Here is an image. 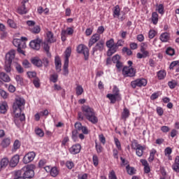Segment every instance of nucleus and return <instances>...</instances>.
Wrapping results in <instances>:
<instances>
[{
    "label": "nucleus",
    "instance_id": "4",
    "mask_svg": "<svg viewBox=\"0 0 179 179\" xmlns=\"http://www.w3.org/2000/svg\"><path fill=\"white\" fill-rule=\"evenodd\" d=\"M131 149L136 150V155L138 157L143 156V151L146 150V146L138 143V141L134 140L131 141Z\"/></svg>",
    "mask_w": 179,
    "mask_h": 179
},
{
    "label": "nucleus",
    "instance_id": "11",
    "mask_svg": "<svg viewBox=\"0 0 179 179\" xmlns=\"http://www.w3.org/2000/svg\"><path fill=\"white\" fill-rule=\"evenodd\" d=\"M41 38L39 37L36 38L35 39L32 40L29 43V47L32 48V50H40V47H41V43H42Z\"/></svg>",
    "mask_w": 179,
    "mask_h": 179
},
{
    "label": "nucleus",
    "instance_id": "51",
    "mask_svg": "<svg viewBox=\"0 0 179 179\" xmlns=\"http://www.w3.org/2000/svg\"><path fill=\"white\" fill-rule=\"evenodd\" d=\"M15 80L18 85H20V86H22L23 85V78L20 76H15Z\"/></svg>",
    "mask_w": 179,
    "mask_h": 179
},
{
    "label": "nucleus",
    "instance_id": "47",
    "mask_svg": "<svg viewBox=\"0 0 179 179\" xmlns=\"http://www.w3.org/2000/svg\"><path fill=\"white\" fill-rule=\"evenodd\" d=\"M66 166L69 170H72V169L75 167V164L72 161H67L66 162Z\"/></svg>",
    "mask_w": 179,
    "mask_h": 179
},
{
    "label": "nucleus",
    "instance_id": "36",
    "mask_svg": "<svg viewBox=\"0 0 179 179\" xmlns=\"http://www.w3.org/2000/svg\"><path fill=\"white\" fill-rule=\"evenodd\" d=\"M14 114H15L14 122L16 127L19 128V127H20V124L22 123V122H20V119H19V113H17V112H15V113Z\"/></svg>",
    "mask_w": 179,
    "mask_h": 179
},
{
    "label": "nucleus",
    "instance_id": "54",
    "mask_svg": "<svg viewBox=\"0 0 179 179\" xmlns=\"http://www.w3.org/2000/svg\"><path fill=\"white\" fill-rule=\"evenodd\" d=\"M113 92L115 96H117V97H121V95L120 94V90L118 89V87L115 86L113 87Z\"/></svg>",
    "mask_w": 179,
    "mask_h": 179
},
{
    "label": "nucleus",
    "instance_id": "42",
    "mask_svg": "<svg viewBox=\"0 0 179 179\" xmlns=\"http://www.w3.org/2000/svg\"><path fill=\"white\" fill-rule=\"evenodd\" d=\"M166 54L167 55H169L170 57H173V55L176 54V50H174L173 48H167V49L166 50Z\"/></svg>",
    "mask_w": 179,
    "mask_h": 179
},
{
    "label": "nucleus",
    "instance_id": "21",
    "mask_svg": "<svg viewBox=\"0 0 179 179\" xmlns=\"http://www.w3.org/2000/svg\"><path fill=\"white\" fill-rule=\"evenodd\" d=\"M46 36H47V41L48 43H55V41H57V39H55V38H54V34H52V31H48L46 33Z\"/></svg>",
    "mask_w": 179,
    "mask_h": 179
},
{
    "label": "nucleus",
    "instance_id": "7",
    "mask_svg": "<svg viewBox=\"0 0 179 179\" xmlns=\"http://www.w3.org/2000/svg\"><path fill=\"white\" fill-rule=\"evenodd\" d=\"M106 47L109 48L107 52L108 57H111V55L117 52V45H115L113 38H111L106 42Z\"/></svg>",
    "mask_w": 179,
    "mask_h": 179
},
{
    "label": "nucleus",
    "instance_id": "64",
    "mask_svg": "<svg viewBox=\"0 0 179 179\" xmlns=\"http://www.w3.org/2000/svg\"><path fill=\"white\" fill-rule=\"evenodd\" d=\"M68 142H69V137L65 136L62 141V146H66Z\"/></svg>",
    "mask_w": 179,
    "mask_h": 179
},
{
    "label": "nucleus",
    "instance_id": "19",
    "mask_svg": "<svg viewBox=\"0 0 179 179\" xmlns=\"http://www.w3.org/2000/svg\"><path fill=\"white\" fill-rule=\"evenodd\" d=\"M106 97L110 100L112 104H115L117 100H121V97L117 96V95H114V94H108Z\"/></svg>",
    "mask_w": 179,
    "mask_h": 179
},
{
    "label": "nucleus",
    "instance_id": "48",
    "mask_svg": "<svg viewBox=\"0 0 179 179\" xmlns=\"http://www.w3.org/2000/svg\"><path fill=\"white\" fill-rule=\"evenodd\" d=\"M92 162L94 166H95V167H97L99 166V157H97V155H94L92 157Z\"/></svg>",
    "mask_w": 179,
    "mask_h": 179
},
{
    "label": "nucleus",
    "instance_id": "50",
    "mask_svg": "<svg viewBox=\"0 0 179 179\" xmlns=\"http://www.w3.org/2000/svg\"><path fill=\"white\" fill-rule=\"evenodd\" d=\"M108 178L109 179H118L117 178V175H115V171H114V170H112L109 172Z\"/></svg>",
    "mask_w": 179,
    "mask_h": 179
},
{
    "label": "nucleus",
    "instance_id": "43",
    "mask_svg": "<svg viewBox=\"0 0 179 179\" xmlns=\"http://www.w3.org/2000/svg\"><path fill=\"white\" fill-rule=\"evenodd\" d=\"M35 134L41 138H43V136H44V131L40 128L35 129Z\"/></svg>",
    "mask_w": 179,
    "mask_h": 179
},
{
    "label": "nucleus",
    "instance_id": "15",
    "mask_svg": "<svg viewBox=\"0 0 179 179\" xmlns=\"http://www.w3.org/2000/svg\"><path fill=\"white\" fill-rule=\"evenodd\" d=\"M80 149H82V146L80 144L77 143L76 145H73L69 149V152L71 153V155H78V153L80 152Z\"/></svg>",
    "mask_w": 179,
    "mask_h": 179
},
{
    "label": "nucleus",
    "instance_id": "29",
    "mask_svg": "<svg viewBox=\"0 0 179 179\" xmlns=\"http://www.w3.org/2000/svg\"><path fill=\"white\" fill-rule=\"evenodd\" d=\"M29 30L34 34H38V33H40V31H41V29L40 28V27L38 25H36L35 27H32L29 28Z\"/></svg>",
    "mask_w": 179,
    "mask_h": 179
},
{
    "label": "nucleus",
    "instance_id": "17",
    "mask_svg": "<svg viewBox=\"0 0 179 179\" xmlns=\"http://www.w3.org/2000/svg\"><path fill=\"white\" fill-rule=\"evenodd\" d=\"M19 160H20V157L18 155H14L10 161V167H16L19 164Z\"/></svg>",
    "mask_w": 179,
    "mask_h": 179
},
{
    "label": "nucleus",
    "instance_id": "22",
    "mask_svg": "<svg viewBox=\"0 0 179 179\" xmlns=\"http://www.w3.org/2000/svg\"><path fill=\"white\" fill-rule=\"evenodd\" d=\"M159 38L163 43H167V41H169L170 39V34L167 32H164L161 34Z\"/></svg>",
    "mask_w": 179,
    "mask_h": 179
},
{
    "label": "nucleus",
    "instance_id": "9",
    "mask_svg": "<svg viewBox=\"0 0 179 179\" xmlns=\"http://www.w3.org/2000/svg\"><path fill=\"white\" fill-rule=\"evenodd\" d=\"M77 52L78 54H83L85 61L89 59V48L87 46L80 44L77 47Z\"/></svg>",
    "mask_w": 179,
    "mask_h": 179
},
{
    "label": "nucleus",
    "instance_id": "28",
    "mask_svg": "<svg viewBox=\"0 0 179 179\" xmlns=\"http://www.w3.org/2000/svg\"><path fill=\"white\" fill-rule=\"evenodd\" d=\"M120 12H121V9L120 8V6L118 5L115 6L113 9V16L115 17H120Z\"/></svg>",
    "mask_w": 179,
    "mask_h": 179
},
{
    "label": "nucleus",
    "instance_id": "5",
    "mask_svg": "<svg viewBox=\"0 0 179 179\" xmlns=\"http://www.w3.org/2000/svg\"><path fill=\"white\" fill-rule=\"evenodd\" d=\"M24 104H26L24 99L20 96L17 97L13 106V113H16L17 111L22 113V107H24Z\"/></svg>",
    "mask_w": 179,
    "mask_h": 179
},
{
    "label": "nucleus",
    "instance_id": "25",
    "mask_svg": "<svg viewBox=\"0 0 179 179\" xmlns=\"http://www.w3.org/2000/svg\"><path fill=\"white\" fill-rule=\"evenodd\" d=\"M0 79H1L3 82H10V78L9 77V76H8V74L5 73L4 72L0 73Z\"/></svg>",
    "mask_w": 179,
    "mask_h": 179
},
{
    "label": "nucleus",
    "instance_id": "53",
    "mask_svg": "<svg viewBox=\"0 0 179 179\" xmlns=\"http://www.w3.org/2000/svg\"><path fill=\"white\" fill-rule=\"evenodd\" d=\"M20 148V141L19 140H16L13 143V150H17Z\"/></svg>",
    "mask_w": 179,
    "mask_h": 179
},
{
    "label": "nucleus",
    "instance_id": "44",
    "mask_svg": "<svg viewBox=\"0 0 179 179\" xmlns=\"http://www.w3.org/2000/svg\"><path fill=\"white\" fill-rule=\"evenodd\" d=\"M126 169H127L128 174H129L130 176L135 174V169L134 167H131V166H129V165H128V166H127Z\"/></svg>",
    "mask_w": 179,
    "mask_h": 179
},
{
    "label": "nucleus",
    "instance_id": "30",
    "mask_svg": "<svg viewBox=\"0 0 179 179\" xmlns=\"http://www.w3.org/2000/svg\"><path fill=\"white\" fill-rule=\"evenodd\" d=\"M152 22L153 24H157V22H159V15L157 13L154 12L152 14Z\"/></svg>",
    "mask_w": 179,
    "mask_h": 179
},
{
    "label": "nucleus",
    "instance_id": "1",
    "mask_svg": "<svg viewBox=\"0 0 179 179\" xmlns=\"http://www.w3.org/2000/svg\"><path fill=\"white\" fill-rule=\"evenodd\" d=\"M83 114L85 116V118L92 122V124H97L99 122V119L96 115V112L94 109L90 108L89 106L84 105L82 106Z\"/></svg>",
    "mask_w": 179,
    "mask_h": 179
},
{
    "label": "nucleus",
    "instance_id": "8",
    "mask_svg": "<svg viewBox=\"0 0 179 179\" xmlns=\"http://www.w3.org/2000/svg\"><path fill=\"white\" fill-rule=\"evenodd\" d=\"M122 75L125 78H134L136 75V69L134 67L126 66L122 69Z\"/></svg>",
    "mask_w": 179,
    "mask_h": 179
},
{
    "label": "nucleus",
    "instance_id": "14",
    "mask_svg": "<svg viewBox=\"0 0 179 179\" xmlns=\"http://www.w3.org/2000/svg\"><path fill=\"white\" fill-rule=\"evenodd\" d=\"M103 50H104V41H100L92 48V55H94V52H97V51L101 52Z\"/></svg>",
    "mask_w": 179,
    "mask_h": 179
},
{
    "label": "nucleus",
    "instance_id": "52",
    "mask_svg": "<svg viewBox=\"0 0 179 179\" xmlns=\"http://www.w3.org/2000/svg\"><path fill=\"white\" fill-rule=\"evenodd\" d=\"M157 10L160 15H163L164 13V6L163 4H159L157 6Z\"/></svg>",
    "mask_w": 179,
    "mask_h": 179
},
{
    "label": "nucleus",
    "instance_id": "20",
    "mask_svg": "<svg viewBox=\"0 0 179 179\" xmlns=\"http://www.w3.org/2000/svg\"><path fill=\"white\" fill-rule=\"evenodd\" d=\"M172 169L176 173H179V156H176L175 158L174 163L172 165Z\"/></svg>",
    "mask_w": 179,
    "mask_h": 179
},
{
    "label": "nucleus",
    "instance_id": "10",
    "mask_svg": "<svg viewBox=\"0 0 179 179\" xmlns=\"http://www.w3.org/2000/svg\"><path fill=\"white\" fill-rule=\"evenodd\" d=\"M24 41H27V38L26 37H21L20 39L15 38L13 41V45L17 47V48L22 47V48H26V43Z\"/></svg>",
    "mask_w": 179,
    "mask_h": 179
},
{
    "label": "nucleus",
    "instance_id": "35",
    "mask_svg": "<svg viewBox=\"0 0 179 179\" xmlns=\"http://www.w3.org/2000/svg\"><path fill=\"white\" fill-rule=\"evenodd\" d=\"M43 49L45 50V52L47 54V56L49 58H51V53L50 52V46L48 45V43H44L43 44Z\"/></svg>",
    "mask_w": 179,
    "mask_h": 179
},
{
    "label": "nucleus",
    "instance_id": "37",
    "mask_svg": "<svg viewBox=\"0 0 179 179\" xmlns=\"http://www.w3.org/2000/svg\"><path fill=\"white\" fill-rule=\"evenodd\" d=\"M9 145H10V138H4L1 142L2 148H8Z\"/></svg>",
    "mask_w": 179,
    "mask_h": 179
},
{
    "label": "nucleus",
    "instance_id": "23",
    "mask_svg": "<svg viewBox=\"0 0 179 179\" xmlns=\"http://www.w3.org/2000/svg\"><path fill=\"white\" fill-rule=\"evenodd\" d=\"M31 62H32L33 65H35V66H38V68L43 66V61H41V59H40L37 57L32 59Z\"/></svg>",
    "mask_w": 179,
    "mask_h": 179
},
{
    "label": "nucleus",
    "instance_id": "61",
    "mask_svg": "<svg viewBox=\"0 0 179 179\" xmlns=\"http://www.w3.org/2000/svg\"><path fill=\"white\" fill-rule=\"evenodd\" d=\"M0 96H1L3 99H8V94L6 91L3 90H0Z\"/></svg>",
    "mask_w": 179,
    "mask_h": 179
},
{
    "label": "nucleus",
    "instance_id": "45",
    "mask_svg": "<svg viewBox=\"0 0 179 179\" xmlns=\"http://www.w3.org/2000/svg\"><path fill=\"white\" fill-rule=\"evenodd\" d=\"M50 82H52L53 83H57V82L58 81V74L55 73L50 76Z\"/></svg>",
    "mask_w": 179,
    "mask_h": 179
},
{
    "label": "nucleus",
    "instance_id": "13",
    "mask_svg": "<svg viewBox=\"0 0 179 179\" xmlns=\"http://www.w3.org/2000/svg\"><path fill=\"white\" fill-rule=\"evenodd\" d=\"M34 157H36V152H29L23 157L22 162L24 164H28V163H31L33 160H34Z\"/></svg>",
    "mask_w": 179,
    "mask_h": 179
},
{
    "label": "nucleus",
    "instance_id": "41",
    "mask_svg": "<svg viewBox=\"0 0 179 179\" xmlns=\"http://www.w3.org/2000/svg\"><path fill=\"white\" fill-rule=\"evenodd\" d=\"M69 66V62H64V76H66L68 73H69V71L68 70V67Z\"/></svg>",
    "mask_w": 179,
    "mask_h": 179
},
{
    "label": "nucleus",
    "instance_id": "33",
    "mask_svg": "<svg viewBox=\"0 0 179 179\" xmlns=\"http://www.w3.org/2000/svg\"><path fill=\"white\" fill-rule=\"evenodd\" d=\"M79 136L78 132L77 129H74L72 131L71 139L73 142H78V138Z\"/></svg>",
    "mask_w": 179,
    "mask_h": 179
},
{
    "label": "nucleus",
    "instance_id": "2",
    "mask_svg": "<svg viewBox=\"0 0 179 179\" xmlns=\"http://www.w3.org/2000/svg\"><path fill=\"white\" fill-rule=\"evenodd\" d=\"M34 169H36V166L34 164L26 165L21 171L17 172V174H21L22 173L24 178H33L34 177Z\"/></svg>",
    "mask_w": 179,
    "mask_h": 179
},
{
    "label": "nucleus",
    "instance_id": "56",
    "mask_svg": "<svg viewBox=\"0 0 179 179\" xmlns=\"http://www.w3.org/2000/svg\"><path fill=\"white\" fill-rule=\"evenodd\" d=\"M115 141V145H116L117 148L118 149V150H121V143L120 142V140H118V138H114Z\"/></svg>",
    "mask_w": 179,
    "mask_h": 179
},
{
    "label": "nucleus",
    "instance_id": "46",
    "mask_svg": "<svg viewBox=\"0 0 179 179\" xmlns=\"http://www.w3.org/2000/svg\"><path fill=\"white\" fill-rule=\"evenodd\" d=\"M76 92L77 96H80L82 93H83V87H82V85H78L76 88Z\"/></svg>",
    "mask_w": 179,
    "mask_h": 179
},
{
    "label": "nucleus",
    "instance_id": "3",
    "mask_svg": "<svg viewBox=\"0 0 179 179\" xmlns=\"http://www.w3.org/2000/svg\"><path fill=\"white\" fill-rule=\"evenodd\" d=\"M15 54H16V51L15 50H11L6 55V62H5L4 69L7 73H9L10 72V71H12V68L10 67V65L12 64V61L15 59Z\"/></svg>",
    "mask_w": 179,
    "mask_h": 179
},
{
    "label": "nucleus",
    "instance_id": "6",
    "mask_svg": "<svg viewBox=\"0 0 179 179\" xmlns=\"http://www.w3.org/2000/svg\"><path fill=\"white\" fill-rule=\"evenodd\" d=\"M131 87L132 89H136L137 87H145L148 85V80L144 78H137L131 82Z\"/></svg>",
    "mask_w": 179,
    "mask_h": 179
},
{
    "label": "nucleus",
    "instance_id": "58",
    "mask_svg": "<svg viewBox=\"0 0 179 179\" xmlns=\"http://www.w3.org/2000/svg\"><path fill=\"white\" fill-rule=\"evenodd\" d=\"M120 58L121 57L118 55L113 56L112 58V61H113V64H117V62H120Z\"/></svg>",
    "mask_w": 179,
    "mask_h": 179
},
{
    "label": "nucleus",
    "instance_id": "34",
    "mask_svg": "<svg viewBox=\"0 0 179 179\" xmlns=\"http://www.w3.org/2000/svg\"><path fill=\"white\" fill-rule=\"evenodd\" d=\"M95 149L98 155H100V153H103V150H104V148L101 146V144H99L97 143V142H95Z\"/></svg>",
    "mask_w": 179,
    "mask_h": 179
},
{
    "label": "nucleus",
    "instance_id": "31",
    "mask_svg": "<svg viewBox=\"0 0 179 179\" xmlns=\"http://www.w3.org/2000/svg\"><path fill=\"white\" fill-rule=\"evenodd\" d=\"M8 108V103L6 102L2 103L0 104V113L1 114H5Z\"/></svg>",
    "mask_w": 179,
    "mask_h": 179
},
{
    "label": "nucleus",
    "instance_id": "62",
    "mask_svg": "<svg viewBox=\"0 0 179 179\" xmlns=\"http://www.w3.org/2000/svg\"><path fill=\"white\" fill-rule=\"evenodd\" d=\"M168 85L170 89H175L176 86H177V83L176 81H169Z\"/></svg>",
    "mask_w": 179,
    "mask_h": 179
},
{
    "label": "nucleus",
    "instance_id": "16",
    "mask_svg": "<svg viewBox=\"0 0 179 179\" xmlns=\"http://www.w3.org/2000/svg\"><path fill=\"white\" fill-rule=\"evenodd\" d=\"M99 40H100V34H94L90 38V41L88 43V47H90V48L92 47V45L96 44V43H97V41H99Z\"/></svg>",
    "mask_w": 179,
    "mask_h": 179
},
{
    "label": "nucleus",
    "instance_id": "55",
    "mask_svg": "<svg viewBox=\"0 0 179 179\" xmlns=\"http://www.w3.org/2000/svg\"><path fill=\"white\" fill-rule=\"evenodd\" d=\"M122 52L126 53L127 55H132V51L127 47L122 48Z\"/></svg>",
    "mask_w": 179,
    "mask_h": 179
},
{
    "label": "nucleus",
    "instance_id": "24",
    "mask_svg": "<svg viewBox=\"0 0 179 179\" xmlns=\"http://www.w3.org/2000/svg\"><path fill=\"white\" fill-rule=\"evenodd\" d=\"M71 52H72V49L70 47L66 49L64 62H69V57H71Z\"/></svg>",
    "mask_w": 179,
    "mask_h": 179
},
{
    "label": "nucleus",
    "instance_id": "57",
    "mask_svg": "<svg viewBox=\"0 0 179 179\" xmlns=\"http://www.w3.org/2000/svg\"><path fill=\"white\" fill-rule=\"evenodd\" d=\"M27 76L30 79H32V78H36V76H37V73L34 71H28Z\"/></svg>",
    "mask_w": 179,
    "mask_h": 179
},
{
    "label": "nucleus",
    "instance_id": "27",
    "mask_svg": "<svg viewBox=\"0 0 179 179\" xmlns=\"http://www.w3.org/2000/svg\"><path fill=\"white\" fill-rule=\"evenodd\" d=\"M23 3L21 7L18 8L17 12L20 15H26L27 13V10L26 9V4Z\"/></svg>",
    "mask_w": 179,
    "mask_h": 179
},
{
    "label": "nucleus",
    "instance_id": "39",
    "mask_svg": "<svg viewBox=\"0 0 179 179\" xmlns=\"http://www.w3.org/2000/svg\"><path fill=\"white\" fill-rule=\"evenodd\" d=\"M129 117V110L128 108H125L123 110V112L122 113V120H127Z\"/></svg>",
    "mask_w": 179,
    "mask_h": 179
},
{
    "label": "nucleus",
    "instance_id": "38",
    "mask_svg": "<svg viewBox=\"0 0 179 179\" xmlns=\"http://www.w3.org/2000/svg\"><path fill=\"white\" fill-rule=\"evenodd\" d=\"M166 71H164L163 70H161L157 72V76H158V79L159 80H163V79H164V78H166Z\"/></svg>",
    "mask_w": 179,
    "mask_h": 179
},
{
    "label": "nucleus",
    "instance_id": "40",
    "mask_svg": "<svg viewBox=\"0 0 179 179\" xmlns=\"http://www.w3.org/2000/svg\"><path fill=\"white\" fill-rule=\"evenodd\" d=\"M156 150L155 148H152L150 150V157L148 158V162H153V160H155V155H156Z\"/></svg>",
    "mask_w": 179,
    "mask_h": 179
},
{
    "label": "nucleus",
    "instance_id": "49",
    "mask_svg": "<svg viewBox=\"0 0 179 179\" xmlns=\"http://www.w3.org/2000/svg\"><path fill=\"white\" fill-rule=\"evenodd\" d=\"M7 23L8 26H10V27H12L13 29H16V23H15V21H13V20L8 19Z\"/></svg>",
    "mask_w": 179,
    "mask_h": 179
},
{
    "label": "nucleus",
    "instance_id": "60",
    "mask_svg": "<svg viewBox=\"0 0 179 179\" xmlns=\"http://www.w3.org/2000/svg\"><path fill=\"white\" fill-rule=\"evenodd\" d=\"M157 113L158 115L162 117V115H163V114H164V110H163V108L162 107L158 106V107H157Z\"/></svg>",
    "mask_w": 179,
    "mask_h": 179
},
{
    "label": "nucleus",
    "instance_id": "59",
    "mask_svg": "<svg viewBox=\"0 0 179 179\" xmlns=\"http://www.w3.org/2000/svg\"><path fill=\"white\" fill-rule=\"evenodd\" d=\"M155 36H156V31L151 29L148 33L149 38H155Z\"/></svg>",
    "mask_w": 179,
    "mask_h": 179
},
{
    "label": "nucleus",
    "instance_id": "12",
    "mask_svg": "<svg viewBox=\"0 0 179 179\" xmlns=\"http://www.w3.org/2000/svg\"><path fill=\"white\" fill-rule=\"evenodd\" d=\"M73 28L67 27L66 29H62L61 32L62 41H66V37L68 36H72L73 34Z\"/></svg>",
    "mask_w": 179,
    "mask_h": 179
},
{
    "label": "nucleus",
    "instance_id": "18",
    "mask_svg": "<svg viewBox=\"0 0 179 179\" xmlns=\"http://www.w3.org/2000/svg\"><path fill=\"white\" fill-rule=\"evenodd\" d=\"M55 65L57 72H61V68H62V63L61 62V58H59V56L55 57Z\"/></svg>",
    "mask_w": 179,
    "mask_h": 179
},
{
    "label": "nucleus",
    "instance_id": "63",
    "mask_svg": "<svg viewBox=\"0 0 179 179\" xmlns=\"http://www.w3.org/2000/svg\"><path fill=\"white\" fill-rule=\"evenodd\" d=\"M99 141L103 145H106V137H104V135L100 134L99 136Z\"/></svg>",
    "mask_w": 179,
    "mask_h": 179
},
{
    "label": "nucleus",
    "instance_id": "32",
    "mask_svg": "<svg viewBox=\"0 0 179 179\" xmlns=\"http://www.w3.org/2000/svg\"><path fill=\"white\" fill-rule=\"evenodd\" d=\"M50 174L52 177H57V176L59 174V171L58 170V168L55 166L52 167Z\"/></svg>",
    "mask_w": 179,
    "mask_h": 179
},
{
    "label": "nucleus",
    "instance_id": "26",
    "mask_svg": "<svg viewBox=\"0 0 179 179\" xmlns=\"http://www.w3.org/2000/svg\"><path fill=\"white\" fill-rule=\"evenodd\" d=\"M8 164H9V159H8V157H4L1 159L0 162V166L1 169H6Z\"/></svg>",
    "mask_w": 179,
    "mask_h": 179
}]
</instances>
